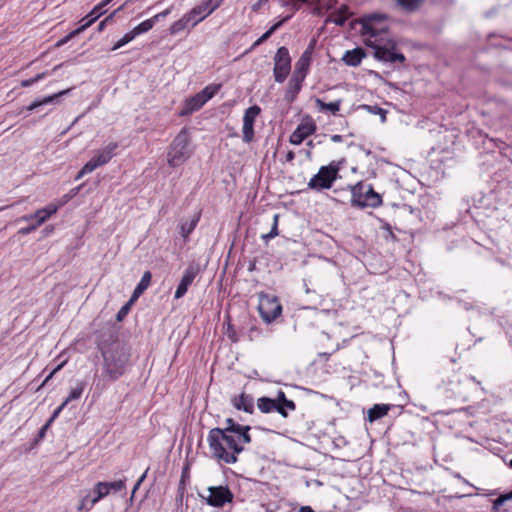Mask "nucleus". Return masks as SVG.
Instances as JSON below:
<instances>
[{
    "label": "nucleus",
    "mask_w": 512,
    "mask_h": 512,
    "mask_svg": "<svg viewBox=\"0 0 512 512\" xmlns=\"http://www.w3.org/2000/svg\"><path fill=\"white\" fill-rule=\"evenodd\" d=\"M315 126L313 124H301L291 134L290 142L294 145L301 144L309 135L313 134Z\"/></svg>",
    "instance_id": "a211bd4d"
},
{
    "label": "nucleus",
    "mask_w": 512,
    "mask_h": 512,
    "mask_svg": "<svg viewBox=\"0 0 512 512\" xmlns=\"http://www.w3.org/2000/svg\"><path fill=\"white\" fill-rule=\"evenodd\" d=\"M71 91V88H68V89H65V90H62L58 93H55L53 95H49V96H46L44 97L43 99L41 100H35L33 101L28 107H27V110L29 111H33L35 110L36 108L42 106V105H47V104H55V103H58L59 102V99L62 97V96H65L67 95L69 92Z\"/></svg>",
    "instance_id": "412c9836"
},
{
    "label": "nucleus",
    "mask_w": 512,
    "mask_h": 512,
    "mask_svg": "<svg viewBox=\"0 0 512 512\" xmlns=\"http://www.w3.org/2000/svg\"><path fill=\"white\" fill-rule=\"evenodd\" d=\"M151 277H152V275L149 271H146L143 274L140 282L138 283V285L136 286V288L133 292L131 301L137 299L148 288V286L150 285Z\"/></svg>",
    "instance_id": "bb28decb"
},
{
    "label": "nucleus",
    "mask_w": 512,
    "mask_h": 512,
    "mask_svg": "<svg viewBox=\"0 0 512 512\" xmlns=\"http://www.w3.org/2000/svg\"><path fill=\"white\" fill-rule=\"evenodd\" d=\"M391 407L392 405L389 404H375L372 408L368 410V420L370 422H374L384 417L391 409Z\"/></svg>",
    "instance_id": "b1692460"
},
{
    "label": "nucleus",
    "mask_w": 512,
    "mask_h": 512,
    "mask_svg": "<svg viewBox=\"0 0 512 512\" xmlns=\"http://www.w3.org/2000/svg\"><path fill=\"white\" fill-rule=\"evenodd\" d=\"M63 365L64 363H61L55 369H53L43 381L42 386H44L54 376V374L63 367Z\"/></svg>",
    "instance_id": "603ef678"
},
{
    "label": "nucleus",
    "mask_w": 512,
    "mask_h": 512,
    "mask_svg": "<svg viewBox=\"0 0 512 512\" xmlns=\"http://www.w3.org/2000/svg\"><path fill=\"white\" fill-rule=\"evenodd\" d=\"M67 405H64V402L59 406L57 407L53 414L51 415V417L49 418V420L47 422H49L50 424H52L54 422V420L59 416V414L62 412V410L66 407Z\"/></svg>",
    "instance_id": "de8ad7c7"
},
{
    "label": "nucleus",
    "mask_w": 512,
    "mask_h": 512,
    "mask_svg": "<svg viewBox=\"0 0 512 512\" xmlns=\"http://www.w3.org/2000/svg\"><path fill=\"white\" fill-rule=\"evenodd\" d=\"M510 467L512 468V460L510 461Z\"/></svg>",
    "instance_id": "69168bd1"
},
{
    "label": "nucleus",
    "mask_w": 512,
    "mask_h": 512,
    "mask_svg": "<svg viewBox=\"0 0 512 512\" xmlns=\"http://www.w3.org/2000/svg\"><path fill=\"white\" fill-rule=\"evenodd\" d=\"M251 430V427L248 425H242L239 430H237V440L239 441V444L244 447V444H249L252 439L249 434V431Z\"/></svg>",
    "instance_id": "2f4dec72"
},
{
    "label": "nucleus",
    "mask_w": 512,
    "mask_h": 512,
    "mask_svg": "<svg viewBox=\"0 0 512 512\" xmlns=\"http://www.w3.org/2000/svg\"><path fill=\"white\" fill-rule=\"evenodd\" d=\"M288 18H284L283 20L277 22L273 26H271L260 38H258L253 47L259 46L263 42H265L269 37L287 20Z\"/></svg>",
    "instance_id": "f704fd0d"
},
{
    "label": "nucleus",
    "mask_w": 512,
    "mask_h": 512,
    "mask_svg": "<svg viewBox=\"0 0 512 512\" xmlns=\"http://www.w3.org/2000/svg\"><path fill=\"white\" fill-rule=\"evenodd\" d=\"M207 441L213 457L226 464L236 463L237 455L244 450L237 440V433L226 432L221 428L211 429Z\"/></svg>",
    "instance_id": "f03ea898"
},
{
    "label": "nucleus",
    "mask_w": 512,
    "mask_h": 512,
    "mask_svg": "<svg viewBox=\"0 0 512 512\" xmlns=\"http://www.w3.org/2000/svg\"><path fill=\"white\" fill-rule=\"evenodd\" d=\"M269 0H258L253 6V11H258L263 5H265Z\"/></svg>",
    "instance_id": "5fc2aeb1"
},
{
    "label": "nucleus",
    "mask_w": 512,
    "mask_h": 512,
    "mask_svg": "<svg viewBox=\"0 0 512 512\" xmlns=\"http://www.w3.org/2000/svg\"><path fill=\"white\" fill-rule=\"evenodd\" d=\"M196 222H191L190 224H182L181 225V234L184 237H187L195 228Z\"/></svg>",
    "instance_id": "49530a36"
},
{
    "label": "nucleus",
    "mask_w": 512,
    "mask_h": 512,
    "mask_svg": "<svg viewBox=\"0 0 512 512\" xmlns=\"http://www.w3.org/2000/svg\"><path fill=\"white\" fill-rule=\"evenodd\" d=\"M337 0H329V4H328V8H332L334 7V5L336 4Z\"/></svg>",
    "instance_id": "e2e57ef3"
},
{
    "label": "nucleus",
    "mask_w": 512,
    "mask_h": 512,
    "mask_svg": "<svg viewBox=\"0 0 512 512\" xmlns=\"http://www.w3.org/2000/svg\"><path fill=\"white\" fill-rule=\"evenodd\" d=\"M299 512H314V510L310 506H302Z\"/></svg>",
    "instance_id": "052dcab7"
},
{
    "label": "nucleus",
    "mask_w": 512,
    "mask_h": 512,
    "mask_svg": "<svg viewBox=\"0 0 512 512\" xmlns=\"http://www.w3.org/2000/svg\"><path fill=\"white\" fill-rule=\"evenodd\" d=\"M294 157H295L294 152H293V151H289V152L287 153V155H286V160H287L288 162H291V161L294 159Z\"/></svg>",
    "instance_id": "bf43d9fd"
},
{
    "label": "nucleus",
    "mask_w": 512,
    "mask_h": 512,
    "mask_svg": "<svg viewBox=\"0 0 512 512\" xmlns=\"http://www.w3.org/2000/svg\"><path fill=\"white\" fill-rule=\"evenodd\" d=\"M79 191V188H76L75 190H72L73 194H76Z\"/></svg>",
    "instance_id": "0e129e2a"
},
{
    "label": "nucleus",
    "mask_w": 512,
    "mask_h": 512,
    "mask_svg": "<svg viewBox=\"0 0 512 512\" xmlns=\"http://www.w3.org/2000/svg\"><path fill=\"white\" fill-rule=\"evenodd\" d=\"M296 409V405L292 400H285L282 403H277L276 411L286 418L288 416L287 410L294 411Z\"/></svg>",
    "instance_id": "c9c22d12"
},
{
    "label": "nucleus",
    "mask_w": 512,
    "mask_h": 512,
    "mask_svg": "<svg viewBox=\"0 0 512 512\" xmlns=\"http://www.w3.org/2000/svg\"><path fill=\"white\" fill-rule=\"evenodd\" d=\"M220 89V85H208L196 95L188 98L180 111V116H188L199 110L209 101Z\"/></svg>",
    "instance_id": "39448f33"
},
{
    "label": "nucleus",
    "mask_w": 512,
    "mask_h": 512,
    "mask_svg": "<svg viewBox=\"0 0 512 512\" xmlns=\"http://www.w3.org/2000/svg\"><path fill=\"white\" fill-rule=\"evenodd\" d=\"M135 38V35L132 33V31L126 33L120 40H118L115 45L113 46L112 50H117L121 48L122 46L126 45L130 41H132Z\"/></svg>",
    "instance_id": "ea45409f"
},
{
    "label": "nucleus",
    "mask_w": 512,
    "mask_h": 512,
    "mask_svg": "<svg viewBox=\"0 0 512 512\" xmlns=\"http://www.w3.org/2000/svg\"><path fill=\"white\" fill-rule=\"evenodd\" d=\"M364 56L365 53L362 48H355L353 50L346 51L342 60L346 65L355 67L361 63Z\"/></svg>",
    "instance_id": "5701e85b"
},
{
    "label": "nucleus",
    "mask_w": 512,
    "mask_h": 512,
    "mask_svg": "<svg viewBox=\"0 0 512 512\" xmlns=\"http://www.w3.org/2000/svg\"><path fill=\"white\" fill-rule=\"evenodd\" d=\"M118 143L110 142L107 146L102 149L95 151L93 157L88 161L89 164L93 165V169L107 164L113 156L116 155Z\"/></svg>",
    "instance_id": "2eb2a0df"
},
{
    "label": "nucleus",
    "mask_w": 512,
    "mask_h": 512,
    "mask_svg": "<svg viewBox=\"0 0 512 512\" xmlns=\"http://www.w3.org/2000/svg\"><path fill=\"white\" fill-rule=\"evenodd\" d=\"M84 388H85L84 382L77 383L76 387H74L70 391L68 397L63 401L64 405H67L71 401L78 400L82 396Z\"/></svg>",
    "instance_id": "473e14b6"
},
{
    "label": "nucleus",
    "mask_w": 512,
    "mask_h": 512,
    "mask_svg": "<svg viewBox=\"0 0 512 512\" xmlns=\"http://www.w3.org/2000/svg\"><path fill=\"white\" fill-rule=\"evenodd\" d=\"M104 483L106 484V488L108 490V495L110 494V492L117 493V492H120L123 489H125V479H121V480L113 481V482H104Z\"/></svg>",
    "instance_id": "e433bc0d"
},
{
    "label": "nucleus",
    "mask_w": 512,
    "mask_h": 512,
    "mask_svg": "<svg viewBox=\"0 0 512 512\" xmlns=\"http://www.w3.org/2000/svg\"><path fill=\"white\" fill-rule=\"evenodd\" d=\"M128 311V305H125L123 306L120 311L117 313V320H122L123 316L127 313Z\"/></svg>",
    "instance_id": "6e6d98bb"
},
{
    "label": "nucleus",
    "mask_w": 512,
    "mask_h": 512,
    "mask_svg": "<svg viewBox=\"0 0 512 512\" xmlns=\"http://www.w3.org/2000/svg\"><path fill=\"white\" fill-rule=\"evenodd\" d=\"M505 503V501L503 500V498L501 496H499L494 502H493V506H492V510L494 512H498L501 510V506Z\"/></svg>",
    "instance_id": "09e8293b"
},
{
    "label": "nucleus",
    "mask_w": 512,
    "mask_h": 512,
    "mask_svg": "<svg viewBox=\"0 0 512 512\" xmlns=\"http://www.w3.org/2000/svg\"><path fill=\"white\" fill-rule=\"evenodd\" d=\"M257 406L261 412L270 413L271 411L276 410L277 402L268 397H261L257 401Z\"/></svg>",
    "instance_id": "7c9ffc66"
},
{
    "label": "nucleus",
    "mask_w": 512,
    "mask_h": 512,
    "mask_svg": "<svg viewBox=\"0 0 512 512\" xmlns=\"http://www.w3.org/2000/svg\"><path fill=\"white\" fill-rule=\"evenodd\" d=\"M226 427L221 428L223 431L226 432H237V430L240 429L242 425L236 423L232 418H227L225 420Z\"/></svg>",
    "instance_id": "a19ab883"
},
{
    "label": "nucleus",
    "mask_w": 512,
    "mask_h": 512,
    "mask_svg": "<svg viewBox=\"0 0 512 512\" xmlns=\"http://www.w3.org/2000/svg\"><path fill=\"white\" fill-rule=\"evenodd\" d=\"M82 32V29H79V27L77 29H75L74 31L70 32L68 35H66L64 38L60 39L59 41L56 42L55 46L56 47H61L63 46L64 44H66L70 39H72L74 36L80 34Z\"/></svg>",
    "instance_id": "79ce46f5"
},
{
    "label": "nucleus",
    "mask_w": 512,
    "mask_h": 512,
    "mask_svg": "<svg viewBox=\"0 0 512 512\" xmlns=\"http://www.w3.org/2000/svg\"><path fill=\"white\" fill-rule=\"evenodd\" d=\"M220 5L218 0H207L195 6L188 15L192 20V27L196 26L199 22L204 20L212 12H214Z\"/></svg>",
    "instance_id": "f8f14e48"
},
{
    "label": "nucleus",
    "mask_w": 512,
    "mask_h": 512,
    "mask_svg": "<svg viewBox=\"0 0 512 512\" xmlns=\"http://www.w3.org/2000/svg\"><path fill=\"white\" fill-rule=\"evenodd\" d=\"M315 102L320 111H330L332 114H336L340 110L342 100L339 99L335 102L326 103L318 98Z\"/></svg>",
    "instance_id": "c85d7f7f"
},
{
    "label": "nucleus",
    "mask_w": 512,
    "mask_h": 512,
    "mask_svg": "<svg viewBox=\"0 0 512 512\" xmlns=\"http://www.w3.org/2000/svg\"><path fill=\"white\" fill-rule=\"evenodd\" d=\"M291 70V58L286 47H280L274 57V78L278 83H282Z\"/></svg>",
    "instance_id": "1a4fd4ad"
},
{
    "label": "nucleus",
    "mask_w": 512,
    "mask_h": 512,
    "mask_svg": "<svg viewBox=\"0 0 512 512\" xmlns=\"http://www.w3.org/2000/svg\"><path fill=\"white\" fill-rule=\"evenodd\" d=\"M192 27V20L190 19L188 13L185 14L181 19H179L178 21H176L171 29H172V32L173 33H177L181 30H184L186 29L187 27Z\"/></svg>",
    "instance_id": "72a5a7b5"
},
{
    "label": "nucleus",
    "mask_w": 512,
    "mask_h": 512,
    "mask_svg": "<svg viewBox=\"0 0 512 512\" xmlns=\"http://www.w3.org/2000/svg\"><path fill=\"white\" fill-rule=\"evenodd\" d=\"M91 500V491L90 490H82L79 493V502L76 506V510L78 512H89L93 506H90Z\"/></svg>",
    "instance_id": "a878e982"
},
{
    "label": "nucleus",
    "mask_w": 512,
    "mask_h": 512,
    "mask_svg": "<svg viewBox=\"0 0 512 512\" xmlns=\"http://www.w3.org/2000/svg\"><path fill=\"white\" fill-rule=\"evenodd\" d=\"M122 9H123V6L119 7L117 10H115V11H114V12H112L110 15H108L104 20H102V21L99 23V25H98V31H99V32L103 31V30H104V28H105V26H106V24H107L108 22H110V21L113 19V17L115 16V14H116L118 11L122 10Z\"/></svg>",
    "instance_id": "c03bdc74"
},
{
    "label": "nucleus",
    "mask_w": 512,
    "mask_h": 512,
    "mask_svg": "<svg viewBox=\"0 0 512 512\" xmlns=\"http://www.w3.org/2000/svg\"><path fill=\"white\" fill-rule=\"evenodd\" d=\"M57 212V207L49 205L45 208L38 209L34 214L24 215L18 219L19 222H31L29 226L21 228L18 233L28 235L42 225L51 215Z\"/></svg>",
    "instance_id": "423d86ee"
},
{
    "label": "nucleus",
    "mask_w": 512,
    "mask_h": 512,
    "mask_svg": "<svg viewBox=\"0 0 512 512\" xmlns=\"http://www.w3.org/2000/svg\"><path fill=\"white\" fill-rule=\"evenodd\" d=\"M147 471L146 470L142 476L138 479V481L136 482V484L134 485V488H133V491H132V496L135 494L136 490L140 487L141 483L144 481V479L146 478V475H147Z\"/></svg>",
    "instance_id": "864d4df0"
},
{
    "label": "nucleus",
    "mask_w": 512,
    "mask_h": 512,
    "mask_svg": "<svg viewBox=\"0 0 512 512\" xmlns=\"http://www.w3.org/2000/svg\"><path fill=\"white\" fill-rule=\"evenodd\" d=\"M258 310L266 323L274 321L282 312V306L276 296L260 293Z\"/></svg>",
    "instance_id": "0eeeda50"
},
{
    "label": "nucleus",
    "mask_w": 512,
    "mask_h": 512,
    "mask_svg": "<svg viewBox=\"0 0 512 512\" xmlns=\"http://www.w3.org/2000/svg\"><path fill=\"white\" fill-rule=\"evenodd\" d=\"M365 34L370 35V37H376L377 36V30L370 24L364 25Z\"/></svg>",
    "instance_id": "8fccbe9b"
},
{
    "label": "nucleus",
    "mask_w": 512,
    "mask_h": 512,
    "mask_svg": "<svg viewBox=\"0 0 512 512\" xmlns=\"http://www.w3.org/2000/svg\"><path fill=\"white\" fill-rule=\"evenodd\" d=\"M351 193V205L353 207L376 208L382 204L381 196L374 191L371 184L359 182L351 188Z\"/></svg>",
    "instance_id": "7ed1b4c3"
},
{
    "label": "nucleus",
    "mask_w": 512,
    "mask_h": 512,
    "mask_svg": "<svg viewBox=\"0 0 512 512\" xmlns=\"http://www.w3.org/2000/svg\"><path fill=\"white\" fill-rule=\"evenodd\" d=\"M277 403H282L284 402L285 400H287L286 396H285V393L283 391H279L278 394H277V397L276 399H274Z\"/></svg>",
    "instance_id": "4d7b16f0"
},
{
    "label": "nucleus",
    "mask_w": 512,
    "mask_h": 512,
    "mask_svg": "<svg viewBox=\"0 0 512 512\" xmlns=\"http://www.w3.org/2000/svg\"><path fill=\"white\" fill-rule=\"evenodd\" d=\"M304 81V78L302 75L295 76L292 75L291 79L289 80L288 87L285 94V100L289 103H292L298 93L300 92L302 88V83Z\"/></svg>",
    "instance_id": "6ab92c4d"
},
{
    "label": "nucleus",
    "mask_w": 512,
    "mask_h": 512,
    "mask_svg": "<svg viewBox=\"0 0 512 512\" xmlns=\"http://www.w3.org/2000/svg\"><path fill=\"white\" fill-rule=\"evenodd\" d=\"M500 496L503 498L505 502L512 500V490L506 494H501Z\"/></svg>",
    "instance_id": "13d9d810"
},
{
    "label": "nucleus",
    "mask_w": 512,
    "mask_h": 512,
    "mask_svg": "<svg viewBox=\"0 0 512 512\" xmlns=\"http://www.w3.org/2000/svg\"><path fill=\"white\" fill-rule=\"evenodd\" d=\"M278 219H279V215L275 214L273 217V225H272L271 231L267 234L262 235V238L265 241H268L278 235Z\"/></svg>",
    "instance_id": "4c0bfd02"
},
{
    "label": "nucleus",
    "mask_w": 512,
    "mask_h": 512,
    "mask_svg": "<svg viewBox=\"0 0 512 512\" xmlns=\"http://www.w3.org/2000/svg\"><path fill=\"white\" fill-rule=\"evenodd\" d=\"M261 108L258 105H253L245 110L243 116V141L250 143L254 139V123L256 118L260 115Z\"/></svg>",
    "instance_id": "9b49d317"
},
{
    "label": "nucleus",
    "mask_w": 512,
    "mask_h": 512,
    "mask_svg": "<svg viewBox=\"0 0 512 512\" xmlns=\"http://www.w3.org/2000/svg\"><path fill=\"white\" fill-rule=\"evenodd\" d=\"M351 15L348 6L342 5L337 11L332 12L326 21L333 22L338 26H343Z\"/></svg>",
    "instance_id": "4be33fe9"
},
{
    "label": "nucleus",
    "mask_w": 512,
    "mask_h": 512,
    "mask_svg": "<svg viewBox=\"0 0 512 512\" xmlns=\"http://www.w3.org/2000/svg\"><path fill=\"white\" fill-rule=\"evenodd\" d=\"M63 64L56 65L51 71H45L37 74L35 77L30 79L22 80L20 85L21 87H30L31 85L37 83L38 81L44 79L45 77L52 75L56 70H58Z\"/></svg>",
    "instance_id": "c756f323"
},
{
    "label": "nucleus",
    "mask_w": 512,
    "mask_h": 512,
    "mask_svg": "<svg viewBox=\"0 0 512 512\" xmlns=\"http://www.w3.org/2000/svg\"><path fill=\"white\" fill-rule=\"evenodd\" d=\"M50 423L46 422V424L39 430L37 435V441L42 440L45 437L47 429L50 427Z\"/></svg>",
    "instance_id": "3c124183"
},
{
    "label": "nucleus",
    "mask_w": 512,
    "mask_h": 512,
    "mask_svg": "<svg viewBox=\"0 0 512 512\" xmlns=\"http://www.w3.org/2000/svg\"><path fill=\"white\" fill-rule=\"evenodd\" d=\"M331 140H332L333 142H341V141H342V136H341V135H333V136L331 137Z\"/></svg>",
    "instance_id": "680f3d73"
},
{
    "label": "nucleus",
    "mask_w": 512,
    "mask_h": 512,
    "mask_svg": "<svg viewBox=\"0 0 512 512\" xmlns=\"http://www.w3.org/2000/svg\"><path fill=\"white\" fill-rule=\"evenodd\" d=\"M363 108L367 109L369 112L373 113V114H380L382 116V121H385L386 119V116H385V111L378 107V106H370V105H364Z\"/></svg>",
    "instance_id": "a18cd8bd"
},
{
    "label": "nucleus",
    "mask_w": 512,
    "mask_h": 512,
    "mask_svg": "<svg viewBox=\"0 0 512 512\" xmlns=\"http://www.w3.org/2000/svg\"><path fill=\"white\" fill-rule=\"evenodd\" d=\"M113 0H102L99 4H97L92 11L86 15L81 20V26L79 29H82V32L90 27L102 14L105 13V7L110 4Z\"/></svg>",
    "instance_id": "f3484780"
},
{
    "label": "nucleus",
    "mask_w": 512,
    "mask_h": 512,
    "mask_svg": "<svg viewBox=\"0 0 512 512\" xmlns=\"http://www.w3.org/2000/svg\"><path fill=\"white\" fill-rule=\"evenodd\" d=\"M106 496H108L106 484L104 482L96 483L93 490L91 491L90 506H94L97 502Z\"/></svg>",
    "instance_id": "393cba45"
},
{
    "label": "nucleus",
    "mask_w": 512,
    "mask_h": 512,
    "mask_svg": "<svg viewBox=\"0 0 512 512\" xmlns=\"http://www.w3.org/2000/svg\"><path fill=\"white\" fill-rule=\"evenodd\" d=\"M189 142L188 131L183 128L174 138L168 151L167 160L171 167L182 165L190 157Z\"/></svg>",
    "instance_id": "20e7f679"
},
{
    "label": "nucleus",
    "mask_w": 512,
    "mask_h": 512,
    "mask_svg": "<svg viewBox=\"0 0 512 512\" xmlns=\"http://www.w3.org/2000/svg\"><path fill=\"white\" fill-rule=\"evenodd\" d=\"M93 165L88 162L81 168V170L77 173L75 180H80L84 175L93 172Z\"/></svg>",
    "instance_id": "37998d69"
},
{
    "label": "nucleus",
    "mask_w": 512,
    "mask_h": 512,
    "mask_svg": "<svg viewBox=\"0 0 512 512\" xmlns=\"http://www.w3.org/2000/svg\"><path fill=\"white\" fill-rule=\"evenodd\" d=\"M337 176V169L331 165L322 166L318 173L308 182V188L312 190H324L331 188Z\"/></svg>",
    "instance_id": "6e6552de"
},
{
    "label": "nucleus",
    "mask_w": 512,
    "mask_h": 512,
    "mask_svg": "<svg viewBox=\"0 0 512 512\" xmlns=\"http://www.w3.org/2000/svg\"><path fill=\"white\" fill-rule=\"evenodd\" d=\"M100 350L103 357V376L110 381H116L126 373L130 365L131 348L122 341L113 340L103 343Z\"/></svg>",
    "instance_id": "f257e3e1"
},
{
    "label": "nucleus",
    "mask_w": 512,
    "mask_h": 512,
    "mask_svg": "<svg viewBox=\"0 0 512 512\" xmlns=\"http://www.w3.org/2000/svg\"><path fill=\"white\" fill-rule=\"evenodd\" d=\"M165 14H166V12L163 14H157L153 18L143 21L142 23H140L139 25H137L135 28H133L131 30L132 33L136 37L142 33L148 32L150 29H152V27L155 23V20L158 19L161 15H165Z\"/></svg>",
    "instance_id": "cd10ccee"
},
{
    "label": "nucleus",
    "mask_w": 512,
    "mask_h": 512,
    "mask_svg": "<svg viewBox=\"0 0 512 512\" xmlns=\"http://www.w3.org/2000/svg\"><path fill=\"white\" fill-rule=\"evenodd\" d=\"M232 405L238 409L252 414L254 412V400L250 395L245 393L232 398Z\"/></svg>",
    "instance_id": "aec40b11"
},
{
    "label": "nucleus",
    "mask_w": 512,
    "mask_h": 512,
    "mask_svg": "<svg viewBox=\"0 0 512 512\" xmlns=\"http://www.w3.org/2000/svg\"><path fill=\"white\" fill-rule=\"evenodd\" d=\"M207 504L213 507H222L233 501V493L227 486H211L208 488Z\"/></svg>",
    "instance_id": "9d476101"
},
{
    "label": "nucleus",
    "mask_w": 512,
    "mask_h": 512,
    "mask_svg": "<svg viewBox=\"0 0 512 512\" xmlns=\"http://www.w3.org/2000/svg\"><path fill=\"white\" fill-rule=\"evenodd\" d=\"M399 6L406 10H414L419 6L422 0H394Z\"/></svg>",
    "instance_id": "58836bf2"
},
{
    "label": "nucleus",
    "mask_w": 512,
    "mask_h": 512,
    "mask_svg": "<svg viewBox=\"0 0 512 512\" xmlns=\"http://www.w3.org/2000/svg\"><path fill=\"white\" fill-rule=\"evenodd\" d=\"M314 44H315V41H312L308 45L306 50L303 52L301 57L298 59V61L295 64V70H294L293 75H295V76L302 75L303 78L305 79L306 74L309 69V66H310V63H311V57H312V53H313V49H314Z\"/></svg>",
    "instance_id": "dca6fc26"
},
{
    "label": "nucleus",
    "mask_w": 512,
    "mask_h": 512,
    "mask_svg": "<svg viewBox=\"0 0 512 512\" xmlns=\"http://www.w3.org/2000/svg\"><path fill=\"white\" fill-rule=\"evenodd\" d=\"M199 271H200V267L198 264L191 263L188 265V267L185 269L182 279L175 291V295H174L175 299H180L186 294L189 286L193 283V281L196 278V276L198 275Z\"/></svg>",
    "instance_id": "4468645a"
},
{
    "label": "nucleus",
    "mask_w": 512,
    "mask_h": 512,
    "mask_svg": "<svg viewBox=\"0 0 512 512\" xmlns=\"http://www.w3.org/2000/svg\"><path fill=\"white\" fill-rule=\"evenodd\" d=\"M395 44L393 42H388L386 45L382 46L377 44L374 46V57L378 60L395 63L405 61V56L402 53H397L394 51Z\"/></svg>",
    "instance_id": "ddd939ff"
}]
</instances>
